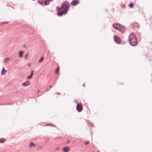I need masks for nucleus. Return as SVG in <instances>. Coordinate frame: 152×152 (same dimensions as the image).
Returning a JSON list of instances; mask_svg holds the SVG:
<instances>
[{
  "label": "nucleus",
  "mask_w": 152,
  "mask_h": 152,
  "mask_svg": "<svg viewBox=\"0 0 152 152\" xmlns=\"http://www.w3.org/2000/svg\"><path fill=\"white\" fill-rule=\"evenodd\" d=\"M129 41L130 45L133 46H135L137 44V40L135 34L133 33H130L129 36Z\"/></svg>",
  "instance_id": "nucleus-1"
},
{
  "label": "nucleus",
  "mask_w": 152,
  "mask_h": 152,
  "mask_svg": "<svg viewBox=\"0 0 152 152\" xmlns=\"http://www.w3.org/2000/svg\"><path fill=\"white\" fill-rule=\"evenodd\" d=\"M112 26L114 28L119 31L122 33L126 31L125 27L124 26H121V24L119 23H114L113 24Z\"/></svg>",
  "instance_id": "nucleus-2"
},
{
  "label": "nucleus",
  "mask_w": 152,
  "mask_h": 152,
  "mask_svg": "<svg viewBox=\"0 0 152 152\" xmlns=\"http://www.w3.org/2000/svg\"><path fill=\"white\" fill-rule=\"evenodd\" d=\"M83 109V106L81 103H77L76 110L78 112H81Z\"/></svg>",
  "instance_id": "nucleus-3"
},
{
  "label": "nucleus",
  "mask_w": 152,
  "mask_h": 152,
  "mask_svg": "<svg viewBox=\"0 0 152 152\" xmlns=\"http://www.w3.org/2000/svg\"><path fill=\"white\" fill-rule=\"evenodd\" d=\"M132 27L134 30H135L136 31L138 30L139 28L138 23L136 22L133 23L132 24Z\"/></svg>",
  "instance_id": "nucleus-4"
},
{
  "label": "nucleus",
  "mask_w": 152,
  "mask_h": 152,
  "mask_svg": "<svg viewBox=\"0 0 152 152\" xmlns=\"http://www.w3.org/2000/svg\"><path fill=\"white\" fill-rule=\"evenodd\" d=\"M114 39L115 42L118 44H120L121 42L120 38L118 36H115L114 37Z\"/></svg>",
  "instance_id": "nucleus-5"
},
{
  "label": "nucleus",
  "mask_w": 152,
  "mask_h": 152,
  "mask_svg": "<svg viewBox=\"0 0 152 152\" xmlns=\"http://www.w3.org/2000/svg\"><path fill=\"white\" fill-rule=\"evenodd\" d=\"M79 3L80 1L78 0H74L72 1L71 4L73 6H75L79 4Z\"/></svg>",
  "instance_id": "nucleus-6"
},
{
  "label": "nucleus",
  "mask_w": 152,
  "mask_h": 152,
  "mask_svg": "<svg viewBox=\"0 0 152 152\" xmlns=\"http://www.w3.org/2000/svg\"><path fill=\"white\" fill-rule=\"evenodd\" d=\"M67 2V1H64L63 3L61 5V6L60 7H58V10H60L61 9H63L65 7L66 5H65V4H66V3Z\"/></svg>",
  "instance_id": "nucleus-7"
},
{
  "label": "nucleus",
  "mask_w": 152,
  "mask_h": 152,
  "mask_svg": "<svg viewBox=\"0 0 152 152\" xmlns=\"http://www.w3.org/2000/svg\"><path fill=\"white\" fill-rule=\"evenodd\" d=\"M66 6L65 7V8L64 9V10L65 12L66 13L67 12V10L69 8V3L67 2L66 3V4H65Z\"/></svg>",
  "instance_id": "nucleus-8"
},
{
  "label": "nucleus",
  "mask_w": 152,
  "mask_h": 152,
  "mask_svg": "<svg viewBox=\"0 0 152 152\" xmlns=\"http://www.w3.org/2000/svg\"><path fill=\"white\" fill-rule=\"evenodd\" d=\"M31 84V83L28 80V81H26L25 82L23 83L22 84V86H28L29 85H30Z\"/></svg>",
  "instance_id": "nucleus-9"
},
{
  "label": "nucleus",
  "mask_w": 152,
  "mask_h": 152,
  "mask_svg": "<svg viewBox=\"0 0 152 152\" xmlns=\"http://www.w3.org/2000/svg\"><path fill=\"white\" fill-rule=\"evenodd\" d=\"M60 10H57V11H58L57 14L58 16H62L63 15V14L65 13H66L65 12L64 10L63 11H61Z\"/></svg>",
  "instance_id": "nucleus-10"
},
{
  "label": "nucleus",
  "mask_w": 152,
  "mask_h": 152,
  "mask_svg": "<svg viewBox=\"0 0 152 152\" xmlns=\"http://www.w3.org/2000/svg\"><path fill=\"white\" fill-rule=\"evenodd\" d=\"M70 150V148L68 146L64 147L63 149V151L64 152H68Z\"/></svg>",
  "instance_id": "nucleus-11"
},
{
  "label": "nucleus",
  "mask_w": 152,
  "mask_h": 152,
  "mask_svg": "<svg viewBox=\"0 0 152 152\" xmlns=\"http://www.w3.org/2000/svg\"><path fill=\"white\" fill-rule=\"evenodd\" d=\"M7 72V70L5 69L4 67H3L1 70V75H4Z\"/></svg>",
  "instance_id": "nucleus-12"
},
{
  "label": "nucleus",
  "mask_w": 152,
  "mask_h": 152,
  "mask_svg": "<svg viewBox=\"0 0 152 152\" xmlns=\"http://www.w3.org/2000/svg\"><path fill=\"white\" fill-rule=\"evenodd\" d=\"M24 53V52L22 50H20L19 51V56L20 57H22L23 56V54Z\"/></svg>",
  "instance_id": "nucleus-13"
},
{
  "label": "nucleus",
  "mask_w": 152,
  "mask_h": 152,
  "mask_svg": "<svg viewBox=\"0 0 152 152\" xmlns=\"http://www.w3.org/2000/svg\"><path fill=\"white\" fill-rule=\"evenodd\" d=\"M10 58L7 57L4 60V63H8L9 61L10 60Z\"/></svg>",
  "instance_id": "nucleus-14"
},
{
  "label": "nucleus",
  "mask_w": 152,
  "mask_h": 152,
  "mask_svg": "<svg viewBox=\"0 0 152 152\" xmlns=\"http://www.w3.org/2000/svg\"><path fill=\"white\" fill-rule=\"evenodd\" d=\"M6 141V140L3 138H1L0 139V142L2 143H3Z\"/></svg>",
  "instance_id": "nucleus-15"
},
{
  "label": "nucleus",
  "mask_w": 152,
  "mask_h": 152,
  "mask_svg": "<svg viewBox=\"0 0 152 152\" xmlns=\"http://www.w3.org/2000/svg\"><path fill=\"white\" fill-rule=\"evenodd\" d=\"M133 6H134V4H133V3H130L129 4V7H130V8H132L133 7Z\"/></svg>",
  "instance_id": "nucleus-16"
},
{
  "label": "nucleus",
  "mask_w": 152,
  "mask_h": 152,
  "mask_svg": "<svg viewBox=\"0 0 152 152\" xmlns=\"http://www.w3.org/2000/svg\"><path fill=\"white\" fill-rule=\"evenodd\" d=\"M35 145L34 144L33 142H31L30 143V147H31L32 146H35Z\"/></svg>",
  "instance_id": "nucleus-17"
},
{
  "label": "nucleus",
  "mask_w": 152,
  "mask_h": 152,
  "mask_svg": "<svg viewBox=\"0 0 152 152\" xmlns=\"http://www.w3.org/2000/svg\"><path fill=\"white\" fill-rule=\"evenodd\" d=\"M44 58L43 57H41L40 58V59L39 61V63H41V62L43 61V60Z\"/></svg>",
  "instance_id": "nucleus-18"
},
{
  "label": "nucleus",
  "mask_w": 152,
  "mask_h": 152,
  "mask_svg": "<svg viewBox=\"0 0 152 152\" xmlns=\"http://www.w3.org/2000/svg\"><path fill=\"white\" fill-rule=\"evenodd\" d=\"M8 23V22L7 21H5V22H1V24H7Z\"/></svg>",
  "instance_id": "nucleus-19"
},
{
  "label": "nucleus",
  "mask_w": 152,
  "mask_h": 152,
  "mask_svg": "<svg viewBox=\"0 0 152 152\" xmlns=\"http://www.w3.org/2000/svg\"><path fill=\"white\" fill-rule=\"evenodd\" d=\"M44 3H45V4L46 5H48L49 4V2H47V1L46 0L45 1Z\"/></svg>",
  "instance_id": "nucleus-20"
},
{
  "label": "nucleus",
  "mask_w": 152,
  "mask_h": 152,
  "mask_svg": "<svg viewBox=\"0 0 152 152\" xmlns=\"http://www.w3.org/2000/svg\"><path fill=\"white\" fill-rule=\"evenodd\" d=\"M59 67H58L57 69H56V71H55V72L56 73H58V71H59Z\"/></svg>",
  "instance_id": "nucleus-21"
},
{
  "label": "nucleus",
  "mask_w": 152,
  "mask_h": 152,
  "mask_svg": "<svg viewBox=\"0 0 152 152\" xmlns=\"http://www.w3.org/2000/svg\"><path fill=\"white\" fill-rule=\"evenodd\" d=\"M28 53H27L25 56V58L26 59L28 56Z\"/></svg>",
  "instance_id": "nucleus-22"
},
{
  "label": "nucleus",
  "mask_w": 152,
  "mask_h": 152,
  "mask_svg": "<svg viewBox=\"0 0 152 152\" xmlns=\"http://www.w3.org/2000/svg\"><path fill=\"white\" fill-rule=\"evenodd\" d=\"M89 125L90 126H91L92 127H93L94 126V125L93 123H89Z\"/></svg>",
  "instance_id": "nucleus-23"
},
{
  "label": "nucleus",
  "mask_w": 152,
  "mask_h": 152,
  "mask_svg": "<svg viewBox=\"0 0 152 152\" xmlns=\"http://www.w3.org/2000/svg\"><path fill=\"white\" fill-rule=\"evenodd\" d=\"M60 149V148L59 147H58L56 148L55 149V150L56 151H59V150Z\"/></svg>",
  "instance_id": "nucleus-24"
},
{
  "label": "nucleus",
  "mask_w": 152,
  "mask_h": 152,
  "mask_svg": "<svg viewBox=\"0 0 152 152\" xmlns=\"http://www.w3.org/2000/svg\"><path fill=\"white\" fill-rule=\"evenodd\" d=\"M37 2L40 5H43V3L42 2H40V1H37Z\"/></svg>",
  "instance_id": "nucleus-25"
},
{
  "label": "nucleus",
  "mask_w": 152,
  "mask_h": 152,
  "mask_svg": "<svg viewBox=\"0 0 152 152\" xmlns=\"http://www.w3.org/2000/svg\"><path fill=\"white\" fill-rule=\"evenodd\" d=\"M34 70H32V71L31 72L30 75L31 76H33V72H34Z\"/></svg>",
  "instance_id": "nucleus-26"
},
{
  "label": "nucleus",
  "mask_w": 152,
  "mask_h": 152,
  "mask_svg": "<svg viewBox=\"0 0 152 152\" xmlns=\"http://www.w3.org/2000/svg\"><path fill=\"white\" fill-rule=\"evenodd\" d=\"M32 77V76H31V75H30L27 78L28 79H29L31 78Z\"/></svg>",
  "instance_id": "nucleus-27"
},
{
  "label": "nucleus",
  "mask_w": 152,
  "mask_h": 152,
  "mask_svg": "<svg viewBox=\"0 0 152 152\" xmlns=\"http://www.w3.org/2000/svg\"><path fill=\"white\" fill-rule=\"evenodd\" d=\"M89 143V142L88 141H87L86 142H85V145H87L88 144V143Z\"/></svg>",
  "instance_id": "nucleus-28"
},
{
  "label": "nucleus",
  "mask_w": 152,
  "mask_h": 152,
  "mask_svg": "<svg viewBox=\"0 0 152 152\" xmlns=\"http://www.w3.org/2000/svg\"><path fill=\"white\" fill-rule=\"evenodd\" d=\"M49 87L50 88H52V85H50Z\"/></svg>",
  "instance_id": "nucleus-29"
},
{
  "label": "nucleus",
  "mask_w": 152,
  "mask_h": 152,
  "mask_svg": "<svg viewBox=\"0 0 152 152\" xmlns=\"http://www.w3.org/2000/svg\"><path fill=\"white\" fill-rule=\"evenodd\" d=\"M51 124H47L46 125V126H51Z\"/></svg>",
  "instance_id": "nucleus-30"
},
{
  "label": "nucleus",
  "mask_w": 152,
  "mask_h": 152,
  "mask_svg": "<svg viewBox=\"0 0 152 152\" xmlns=\"http://www.w3.org/2000/svg\"><path fill=\"white\" fill-rule=\"evenodd\" d=\"M83 87H85V84H83Z\"/></svg>",
  "instance_id": "nucleus-31"
},
{
  "label": "nucleus",
  "mask_w": 152,
  "mask_h": 152,
  "mask_svg": "<svg viewBox=\"0 0 152 152\" xmlns=\"http://www.w3.org/2000/svg\"><path fill=\"white\" fill-rule=\"evenodd\" d=\"M51 126H55L54 125H52V124H51Z\"/></svg>",
  "instance_id": "nucleus-32"
},
{
  "label": "nucleus",
  "mask_w": 152,
  "mask_h": 152,
  "mask_svg": "<svg viewBox=\"0 0 152 152\" xmlns=\"http://www.w3.org/2000/svg\"><path fill=\"white\" fill-rule=\"evenodd\" d=\"M56 93L57 94H60V93Z\"/></svg>",
  "instance_id": "nucleus-33"
},
{
  "label": "nucleus",
  "mask_w": 152,
  "mask_h": 152,
  "mask_svg": "<svg viewBox=\"0 0 152 152\" xmlns=\"http://www.w3.org/2000/svg\"><path fill=\"white\" fill-rule=\"evenodd\" d=\"M69 142V140H68V141H67V142Z\"/></svg>",
  "instance_id": "nucleus-34"
},
{
  "label": "nucleus",
  "mask_w": 152,
  "mask_h": 152,
  "mask_svg": "<svg viewBox=\"0 0 152 152\" xmlns=\"http://www.w3.org/2000/svg\"><path fill=\"white\" fill-rule=\"evenodd\" d=\"M39 91H39V90H38V92H38V93H39Z\"/></svg>",
  "instance_id": "nucleus-35"
},
{
  "label": "nucleus",
  "mask_w": 152,
  "mask_h": 152,
  "mask_svg": "<svg viewBox=\"0 0 152 152\" xmlns=\"http://www.w3.org/2000/svg\"><path fill=\"white\" fill-rule=\"evenodd\" d=\"M24 46V47H26V45H24V46Z\"/></svg>",
  "instance_id": "nucleus-36"
},
{
  "label": "nucleus",
  "mask_w": 152,
  "mask_h": 152,
  "mask_svg": "<svg viewBox=\"0 0 152 152\" xmlns=\"http://www.w3.org/2000/svg\"><path fill=\"white\" fill-rule=\"evenodd\" d=\"M30 66V65L28 64V66Z\"/></svg>",
  "instance_id": "nucleus-37"
},
{
  "label": "nucleus",
  "mask_w": 152,
  "mask_h": 152,
  "mask_svg": "<svg viewBox=\"0 0 152 152\" xmlns=\"http://www.w3.org/2000/svg\"><path fill=\"white\" fill-rule=\"evenodd\" d=\"M75 101H76V102H77V100H76Z\"/></svg>",
  "instance_id": "nucleus-38"
},
{
  "label": "nucleus",
  "mask_w": 152,
  "mask_h": 152,
  "mask_svg": "<svg viewBox=\"0 0 152 152\" xmlns=\"http://www.w3.org/2000/svg\"><path fill=\"white\" fill-rule=\"evenodd\" d=\"M50 1H51L52 0H49Z\"/></svg>",
  "instance_id": "nucleus-39"
}]
</instances>
